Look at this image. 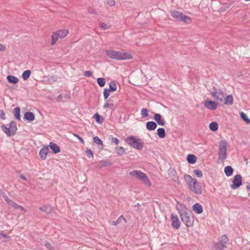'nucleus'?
Wrapping results in <instances>:
<instances>
[{
  "label": "nucleus",
  "instance_id": "1",
  "mask_svg": "<svg viewBox=\"0 0 250 250\" xmlns=\"http://www.w3.org/2000/svg\"><path fill=\"white\" fill-rule=\"evenodd\" d=\"M106 55L110 58L116 60H129L133 59L132 54L129 52L120 51L114 50H106Z\"/></svg>",
  "mask_w": 250,
  "mask_h": 250
},
{
  "label": "nucleus",
  "instance_id": "2",
  "mask_svg": "<svg viewBox=\"0 0 250 250\" xmlns=\"http://www.w3.org/2000/svg\"><path fill=\"white\" fill-rule=\"evenodd\" d=\"M184 179L188 185L190 191L195 194H201L202 193V188L197 180L190 175H185Z\"/></svg>",
  "mask_w": 250,
  "mask_h": 250
},
{
  "label": "nucleus",
  "instance_id": "3",
  "mask_svg": "<svg viewBox=\"0 0 250 250\" xmlns=\"http://www.w3.org/2000/svg\"><path fill=\"white\" fill-rule=\"evenodd\" d=\"M129 175L132 177H135L140 180L142 184L147 187H150L152 183L146 174L138 170H134L129 173Z\"/></svg>",
  "mask_w": 250,
  "mask_h": 250
},
{
  "label": "nucleus",
  "instance_id": "4",
  "mask_svg": "<svg viewBox=\"0 0 250 250\" xmlns=\"http://www.w3.org/2000/svg\"><path fill=\"white\" fill-rule=\"evenodd\" d=\"M182 209L179 211V214L182 221L187 227L189 228L193 226L194 218L190 216L188 211V208L185 206H181Z\"/></svg>",
  "mask_w": 250,
  "mask_h": 250
},
{
  "label": "nucleus",
  "instance_id": "5",
  "mask_svg": "<svg viewBox=\"0 0 250 250\" xmlns=\"http://www.w3.org/2000/svg\"><path fill=\"white\" fill-rule=\"evenodd\" d=\"M170 14L174 19L179 21L187 24H190L192 22V20L189 17L183 14L181 12L173 10L170 12Z\"/></svg>",
  "mask_w": 250,
  "mask_h": 250
},
{
  "label": "nucleus",
  "instance_id": "6",
  "mask_svg": "<svg viewBox=\"0 0 250 250\" xmlns=\"http://www.w3.org/2000/svg\"><path fill=\"white\" fill-rule=\"evenodd\" d=\"M1 128L2 131L8 137L15 135L18 130L17 123L15 121L11 122L8 127L4 125H1Z\"/></svg>",
  "mask_w": 250,
  "mask_h": 250
},
{
  "label": "nucleus",
  "instance_id": "7",
  "mask_svg": "<svg viewBox=\"0 0 250 250\" xmlns=\"http://www.w3.org/2000/svg\"><path fill=\"white\" fill-rule=\"evenodd\" d=\"M125 142L135 149L141 150L143 147L144 145L142 140L133 136L127 137L125 139Z\"/></svg>",
  "mask_w": 250,
  "mask_h": 250
},
{
  "label": "nucleus",
  "instance_id": "8",
  "mask_svg": "<svg viewBox=\"0 0 250 250\" xmlns=\"http://www.w3.org/2000/svg\"><path fill=\"white\" fill-rule=\"evenodd\" d=\"M227 142L225 140H221L219 144L218 158L221 160H224L227 157Z\"/></svg>",
  "mask_w": 250,
  "mask_h": 250
},
{
  "label": "nucleus",
  "instance_id": "9",
  "mask_svg": "<svg viewBox=\"0 0 250 250\" xmlns=\"http://www.w3.org/2000/svg\"><path fill=\"white\" fill-rule=\"evenodd\" d=\"M210 95L216 101L222 102L225 97V94L222 90L217 89L210 92Z\"/></svg>",
  "mask_w": 250,
  "mask_h": 250
},
{
  "label": "nucleus",
  "instance_id": "10",
  "mask_svg": "<svg viewBox=\"0 0 250 250\" xmlns=\"http://www.w3.org/2000/svg\"><path fill=\"white\" fill-rule=\"evenodd\" d=\"M5 201L6 202L7 204L11 208L14 209H20L24 212H27V210L25 209L23 207L17 204L14 201L10 199L7 196L5 197Z\"/></svg>",
  "mask_w": 250,
  "mask_h": 250
},
{
  "label": "nucleus",
  "instance_id": "11",
  "mask_svg": "<svg viewBox=\"0 0 250 250\" xmlns=\"http://www.w3.org/2000/svg\"><path fill=\"white\" fill-rule=\"evenodd\" d=\"M170 219L172 227L176 229H179L180 227V222L178 216L175 214H171Z\"/></svg>",
  "mask_w": 250,
  "mask_h": 250
},
{
  "label": "nucleus",
  "instance_id": "12",
  "mask_svg": "<svg viewBox=\"0 0 250 250\" xmlns=\"http://www.w3.org/2000/svg\"><path fill=\"white\" fill-rule=\"evenodd\" d=\"M233 184L231 185L232 189H236L239 188L242 184V177L240 175H235L233 179Z\"/></svg>",
  "mask_w": 250,
  "mask_h": 250
},
{
  "label": "nucleus",
  "instance_id": "13",
  "mask_svg": "<svg viewBox=\"0 0 250 250\" xmlns=\"http://www.w3.org/2000/svg\"><path fill=\"white\" fill-rule=\"evenodd\" d=\"M228 241V238L226 235H222L220 238V244H218L216 245V250H223L226 247L225 245Z\"/></svg>",
  "mask_w": 250,
  "mask_h": 250
},
{
  "label": "nucleus",
  "instance_id": "14",
  "mask_svg": "<svg viewBox=\"0 0 250 250\" xmlns=\"http://www.w3.org/2000/svg\"><path fill=\"white\" fill-rule=\"evenodd\" d=\"M204 105L208 109L214 110L217 108L218 104L214 101L208 100L204 102Z\"/></svg>",
  "mask_w": 250,
  "mask_h": 250
},
{
  "label": "nucleus",
  "instance_id": "15",
  "mask_svg": "<svg viewBox=\"0 0 250 250\" xmlns=\"http://www.w3.org/2000/svg\"><path fill=\"white\" fill-rule=\"evenodd\" d=\"M49 148L48 146H43L40 151L39 155L42 160L46 159L47 154L48 153Z\"/></svg>",
  "mask_w": 250,
  "mask_h": 250
},
{
  "label": "nucleus",
  "instance_id": "16",
  "mask_svg": "<svg viewBox=\"0 0 250 250\" xmlns=\"http://www.w3.org/2000/svg\"><path fill=\"white\" fill-rule=\"evenodd\" d=\"M59 39V36L55 31L52 32L50 36V45L51 46L55 45Z\"/></svg>",
  "mask_w": 250,
  "mask_h": 250
},
{
  "label": "nucleus",
  "instance_id": "17",
  "mask_svg": "<svg viewBox=\"0 0 250 250\" xmlns=\"http://www.w3.org/2000/svg\"><path fill=\"white\" fill-rule=\"evenodd\" d=\"M58 35L60 39H63L65 38L69 33V31L67 29H61L55 31Z\"/></svg>",
  "mask_w": 250,
  "mask_h": 250
},
{
  "label": "nucleus",
  "instance_id": "18",
  "mask_svg": "<svg viewBox=\"0 0 250 250\" xmlns=\"http://www.w3.org/2000/svg\"><path fill=\"white\" fill-rule=\"evenodd\" d=\"M154 119L156 121L157 124L163 126L165 124V120L162 118L161 115L160 114L156 113L154 115Z\"/></svg>",
  "mask_w": 250,
  "mask_h": 250
},
{
  "label": "nucleus",
  "instance_id": "19",
  "mask_svg": "<svg viewBox=\"0 0 250 250\" xmlns=\"http://www.w3.org/2000/svg\"><path fill=\"white\" fill-rule=\"evenodd\" d=\"M49 146L54 153L56 154L61 152V149L60 147L55 143L53 142H50L49 143Z\"/></svg>",
  "mask_w": 250,
  "mask_h": 250
},
{
  "label": "nucleus",
  "instance_id": "20",
  "mask_svg": "<svg viewBox=\"0 0 250 250\" xmlns=\"http://www.w3.org/2000/svg\"><path fill=\"white\" fill-rule=\"evenodd\" d=\"M192 210L197 214H201L203 212V207L200 204L196 203L193 206Z\"/></svg>",
  "mask_w": 250,
  "mask_h": 250
},
{
  "label": "nucleus",
  "instance_id": "21",
  "mask_svg": "<svg viewBox=\"0 0 250 250\" xmlns=\"http://www.w3.org/2000/svg\"><path fill=\"white\" fill-rule=\"evenodd\" d=\"M6 79L9 83L13 84H17L19 81L18 78L12 75L7 76Z\"/></svg>",
  "mask_w": 250,
  "mask_h": 250
},
{
  "label": "nucleus",
  "instance_id": "22",
  "mask_svg": "<svg viewBox=\"0 0 250 250\" xmlns=\"http://www.w3.org/2000/svg\"><path fill=\"white\" fill-rule=\"evenodd\" d=\"M24 118L29 121H33L35 120V115L31 112H27L24 115Z\"/></svg>",
  "mask_w": 250,
  "mask_h": 250
},
{
  "label": "nucleus",
  "instance_id": "23",
  "mask_svg": "<svg viewBox=\"0 0 250 250\" xmlns=\"http://www.w3.org/2000/svg\"><path fill=\"white\" fill-rule=\"evenodd\" d=\"M157 124L152 121L148 122L146 124V127L149 130H153L156 129Z\"/></svg>",
  "mask_w": 250,
  "mask_h": 250
},
{
  "label": "nucleus",
  "instance_id": "24",
  "mask_svg": "<svg viewBox=\"0 0 250 250\" xmlns=\"http://www.w3.org/2000/svg\"><path fill=\"white\" fill-rule=\"evenodd\" d=\"M233 102V98L231 95H228L227 97L225 98V104H232Z\"/></svg>",
  "mask_w": 250,
  "mask_h": 250
},
{
  "label": "nucleus",
  "instance_id": "25",
  "mask_svg": "<svg viewBox=\"0 0 250 250\" xmlns=\"http://www.w3.org/2000/svg\"><path fill=\"white\" fill-rule=\"evenodd\" d=\"M196 157L193 154H189L187 156V161L189 164H194L196 162Z\"/></svg>",
  "mask_w": 250,
  "mask_h": 250
},
{
  "label": "nucleus",
  "instance_id": "26",
  "mask_svg": "<svg viewBox=\"0 0 250 250\" xmlns=\"http://www.w3.org/2000/svg\"><path fill=\"white\" fill-rule=\"evenodd\" d=\"M31 74V71L30 70H25L22 74V78L23 80L26 81L30 77Z\"/></svg>",
  "mask_w": 250,
  "mask_h": 250
},
{
  "label": "nucleus",
  "instance_id": "27",
  "mask_svg": "<svg viewBox=\"0 0 250 250\" xmlns=\"http://www.w3.org/2000/svg\"><path fill=\"white\" fill-rule=\"evenodd\" d=\"M115 152L118 155H122L125 154V149L122 146H117L115 147Z\"/></svg>",
  "mask_w": 250,
  "mask_h": 250
},
{
  "label": "nucleus",
  "instance_id": "28",
  "mask_svg": "<svg viewBox=\"0 0 250 250\" xmlns=\"http://www.w3.org/2000/svg\"><path fill=\"white\" fill-rule=\"evenodd\" d=\"M233 169L230 166H227L224 169V172L226 176H229L232 174Z\"/></svg>",
  "mask_w": 250,
  "mask_h": 250
},
{
  "label": "nucleus",
  "instance_id": "29",
  "mask_svg": "<svg viewBox=\"0 0 250 250\" xmlns=\"http://www.w3.org/2000/svg\"><path fill=\"white\" fill-rule=\"evenodd\" d=\"M99 25L102 29L104 30L109 29L111 28V24L109 23L100 22Z\"/></svg>",
  "mask_w": 250,
  "mask_h": 250
},
{
  "label": "nucleus",
  "instance_id": "30",
  "mask_svg": "<svg viewBox=\"0 0 250 250\" xmlns=\"http://www.w3.org/2000/svg\"><path fill=\"white\" fill-rule=\"evenodd\" d=\"M94 118L96 120V122L100 124H102L104 122V118L100 116L98 113H95L94 115Z\"/></svg>",
  "mask_w": 250,
  "mask_h": 250
},
{
  "label": "nucleus",
  "instance_id": "31",
  "mask_svg": "<svg viewBox=\"0 0 250 250\" xmlns=\"http://www.w3.org/2000/svg\"><path fill=\"white\" fill-rule=\"evenodd\" d=\"M157 134L160 138H164L166 136L165 130L163 128H159L157 129Z\"/></svg>",
  "mask_w": 250,
  "mask_h": 250
},
{
  "label": "nucleus",
  "instance_id": "32",
  "mask_svg": "<svg viewBox=\"0 0 250 250\" xmlns=\"http://www.w3.org/2000/svg\"><path fill=\"white\" fill-rule=\"evenodd\" d=\"M39 209L41 211L45 212L46 213H49L51 212V208L50 206H44L39 208Z\"/></svg>",
  "mask_w": 250,
  "mask_h": 250
},
{
  "label": "nucleus",
  "instance_id": "33",
  "mask_svg": "<svg viewBox=\"0 0 250 250\" xmlns=\"http://www.w3.org/2000/svg\"><path fill=\"white\" fill-rule=\"evenodd\" d=\"M209 128L210 130L215 131L218 128V125L216 122H212L209 125Z\"/></svg>",
  "mask_w": 250,
  "mask_h": 250
},
{
  "label": "nucleus",
  "instance_id": "34",
  "mask_svg": "<svg viewBox=\"0 0 250 250\" xmlns=\"http://www.w3.org/2000/svg\"><path fill=\"white\" fill-rule=\"evenodd\" d=\"M109 90L111 91H115L117 90V85L116 83L113 82H110L109 83Z\"/></svg>",
  "mask_w": 250,
  "mask_h": 250
},
{
  "label": "nucleus",
  "instance_id": "35",
  "mask_svg": "<svg viewBox=\"0 0 250 250\" xmlns=\"http://www.w3.org/2000/svg\"><path fill=\"white\" fill-rule=\"evenodd\" d=\"M14 116L16 119L18 120L21 119L20 107H16L14 109Z\"/></svg>",
  "mask_w": 250,
  "mask_h": 250
},
{
  "label": "nucleus",
  "instance_id": "36",
  "mask_svg": "<svg viewBox=\"0 0 250 250\" xmlns=\"http://www.w3.org/2000/svg\"><path fill=\"white\" fill-rule=\"evenodd\" d=\"M240 117L247 124H249L250 123V120L245 113L241 112Z\"/></svg>",
  "mask_w": 250,
  "mask_h": 250
},
{
  "label": "nucleus",
  "instance_id": "37",
  "mask_svg": "<svg viewBox=\"0 0 250 250\" xmlns=\"http://www.w3.org/2000/svg\"><path fill=\"white\" fill-rule=\"evenodd\" d=\"M122 220L125 221V223L127 222L126 219L123 215H121L116 221L112 223V225L114 226H117L121 222Z\"/></svg>",
  "mask_w": 250,
  "mask_h": 250
},
{
  "label": "nucleus",
  "instance_id": "38",
  "mask_svg": "<svg viewBox=\"0 0 250 250\" xmlns=\"http://www.w3.org/2000/svg\"><path fill=\"white\" fill-rule=\"evenodd\" d=\"M97 83L101 87H103L105 84V80L104 78H99L97 79Z\"/></svg>",
  "mask_w": 250,
  "mask_h": 250
},
{
  "label": "nucleus",
  "instance_id": "39",
  "mask_svg": "<svg viewBox=\"0 0 250 250\" xmlns=\"http://www.w3.org/2000/svg\"><path fill=\"white\" fill-rule=\"evenodd\" d=\"M93 141L96 144L99 145H103V143L101 139H100L97 136H95L93 138Z\"/></svg>",
  "mask_w": 250,
  "mask_h": 250
},
{
  "label": "nucleus",
  "instance_id": "40",
  "mask_svg": "<svg viewBox=\"0 0 250 250\" xmlns=\"http://www.w3.org/2000/svg\"><path fill=\"white\" fill-rule=\"evenodd\" d=\"M110 92L111 91H110L108 89L104 88V97L105 99H106L109 97Z\"/></svg>",
  "mask_w": 250,
  "mask_h": 250
},
{
  "label": "nucleus",
  "instance_id": "41",
  "mask_svg": "<svg viewBox=\"0 0 250 250\" xmlns=\"http://www.w3.org/2000/svg\"><path fill=\"white\" fill-rule=\"evenodd\" d=\"M141 115L143 117H147L148 115V110L146 108H143L141 112Z\"/></svg>",
  "mask_w": 250,
  "mask_h": 250
},
{
  "label": "nucleus",
  "instance_id": "42",
  "mask_svg": "<svg viewBox=\"0 0 250 250\" xmlns=\"http://www.w3.org/2000/svg\"><path fill=\"white\" fill-rule=\"evenodd\" d=\"M194 173L198 177H202L203 176L202 172L199 169H195L193 171Z\"/></svg>",
  "mask_w": 250,
  "mask_h": 250
},
{
  "label": "nucleus",
  "instance_id": "43",
  "mask_svg": "<svg viewBox=\"0 0 250 250\" xmlns=\"http://www.w3.org/2000/svg\"><path fill=\"white\" fill-rule=\"evenodd\" d=\"M85 153L88 158H93V154L90 149H87L85 151Z\"/></svg>",
  "mask_w": 250,
  "mask_h": 250
},
{
  "label": "nucleus",
  "instance_id": "44",
  "mask_svg": "<svg viewBox=\"0 0 250 250\" xmlns=\"http://www.w3.org/2000/svg\"><path fill=\"white\" fill-rule=\"evenodd\" d=\"M87 11H88V13L91 14H97L96 10L92 7H88L87 9Z\"/></svg>",
  "mask_w": 250,
  "mask_h": 250
},
{
  "label": "nucleus",
  "instance_id": "45",
  "mask_svg": "<svg viewBox=\"0 0 250 250\" xmlns=\"http://www.w3.org/2000/svg\"><path fill=\"white\" fill-rule=\"evenodd\" d=\"M45 246L48 250H54L53 247L48 242L45 243Z\"/></svg>",
  "mask_w": 250,
  "mask_h": 250
},
{
  "label": "nucleus",
  "instance_id": "46",
  "mask_svg": "<svg viewBox=\"0 0 250 250\" xmlns=\"http://www.w3.org/2000/svg\"><path fill=\"white\" fill-rule=\"evenodd\" d=\"M107 4L110 6H113L115 4V0H108L107 1Z\"/></svg>",
  "mask_w": 250,
  "mask_h": 250
},
{
  "label": "nucleus",
  "instance_id": "47",
  "mask_svg": "<svg viewBox=\"0 0 250 250\" xmlns=\"http://www.w3.org/2000/svg\"><path fill=\"white\" fill-rule=\"evenodd\" d=\"M84 75L87 77H90L92 76V73L90 71H86L84 72Z\"/></svg>",
  "mask_w": 250,
  "mask_h": 250
},
{
  "label": "nucleus",
  "instance_id": "48",
  "mask_svg": "<svg viewBox=\"0 0 250 250\" xmlns=\"http://www.w3.org/2000/svg\"><path fill=\"white\" fill-rule=\"evenodd\" d=\"M73 135H74V136L77 137L79 140V141L81 142V143H82V144H84V141L82 137H81L78 135L76 134H74Z\"/></svg>",
  "mask_w": 250,
  "mask_h": 250
},
{
  "label": "nucleus",
  "instance_id": "49",
  "mask_svg": "<svg viewBox=\"0 0 250 250\" xmlns=\"http://www.w3.org/2000/svg\"><path fill=\"white\" fill-rule=\"evenodd\" d=\"M0 118L2 120H5V113L3 110L0 111Z\"/></svg>",
  "mask_w": 250,
  "mask_h": 250
},
{
  "label": "nucleus",
  "instance_id": "50",
  "mask_svg": "<svg viewBox=\"0 0 250 250\" xmlns=\"http://www.w3.org/2000/svg\"><path fill=\"white\" fill-rule=\"evenodd\" d=\"M111 140L116 145H118L120 142L119 140L117 138L113 137Z\"/></svg>",
  "mask_w": 250,
  "mask_h": 250
},
{
  "label": "nucleus",
  "instance_id": "51",
  "mask_svg": "<svg viewBox=\"0 0 250 250\" xmlns=\"http://www.w3.org/2000/svg\"><path fill=\"white\" fill-rule=\"evenodd\" d=\"M100 163L102 164V166H110V164L109 162H106L104 161L103 162H100Z\"/></svg>",
  "mask_w": 250,
  "mask_h": 250
},
{
  "label": "nucleus",
  "instance_id": "52",
  "mask_svg": "<svg viewBox=\"0 0 250 250\" xmlns=\"http://www.w3.org/2000/svg\"><path fill=\"white\" fill-rule=\"evenodd\" d=\"M5 50V47L4 45L0 43V51H3Z\"/></svg>",
  "mask_w": 250,
  "mask_h": 250
},
{
  "label": "nucleus",
  "instance_id": "53",
  "mask_svg": "<svg viewBox=\"0 0 250 250\" xmlns=\"http://www.w3.org/2000/svg\"><path fill=\"white\" fill-rule=\"evenodd\" d=\"M109 104L108 103H105V104H104V108H107V107L109 106Z\"/></svg>",
  "mask_w": 250,
  "mask_h": 250
},
{
  "label": "nucleus",
  "instance_id": "54",
  "mask_svg": "<svg viewBox=\"0 0 250 250\" xmlns=\"http://www.w3.org/2000/svg\"><path fill=\"white\" fill-rule=\"evenodd\" d=\"M0 235H1V236H3V237H4V238H9V236H7V235H6V234H4V233H1L0 234Z\"/></svg>",
  "mask_w": 250,
  "mask_h": 250
},
{
  "label": "nucleus",
  "instance_id": "55",
  "mask_svg": "<svg viewBox=\"0 0 250 250\" xmlns=\"http://www.w3.org/2000/svg\"><path fill=\"white\" fill-rule=\"evenodd\" d=\"M21 178H22V179H23V180H26V178H25V177H24V176H23V177H22Z\"/></svg>",
  "mask_w": 250,
  "mask_h": 250
},
{
  "label": "nucleus",
  "instance_id": "56",
  "mask_svg": "<svg viewBox=\"0 0 250 250\" xmlns=\"http://www.w3.org/2000/svg\"><path fill=\"white\" fill-rule=\"evenodd\" d=\"M247 188H249V189H250V187H247Z\"/></svg>",
  "mask_w": 250,
  "mask_h": 250
},
{
  "label": "nucleus",
  "instance_id": "57",
  "mask_svg": "<svg viewBox=\"0 0 250 250\" xmlns=\"http://www.w3.org/2000/svg\"><path fill=\"white\" fill-rule=\"evenodd\" d=\"M247 188H249V189H250V187H247Z\"/></svg>",
  "mask_w": 250,
  "mask_h": 250
}]
</instances>
